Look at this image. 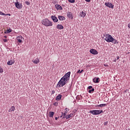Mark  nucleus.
I'll use <instances>...</instances> for the list:
<instances>
[{"label":"nucleus","instance_id":"obj_31","mask_svg":"<svg viewBox=\"0 0 130 130\" xmlns=\"http://www.w3.org/2000/svg\"><path fill=\"white\" fill-rule=\"evenodd\" d=\"M53 105H54V106H57V105H58V103L55 102V103H54L53 104Z\"/></svg>","mask_w":130,"mask_h":130},{"label":"nucleus","instance_id":"obj_11","mask_svg":"<svg viewBox=\"0 0 130 130\" xmlns=\"http://www.w3.org/2000/svg\"><path fill=\"white\" fill-rule=\"evenodd\" d=\"M100 81V78H99V77H98V78L95 77L93 79V83H95V84H98Z\"/></svg>","mask_w":130,"mask_h":130},{"label":"nucleus","instance_id":"obj_33","mask_svg":"<svg viewBox=\"0 0 130 130\" xmlns=\"http://www.w3.org/2000/svg\"><path fill=\"white\" fill-rule=\"evenodd\" d=\"M54 93H55V90H52L51 92V94H54Z\"/></svg>","mask_w":130,"mask_h":130},{"label":"nucleus","instance_id":"obj_26","mask_svg":"<svg viewBox=\"0 0 130 130\" xmlns=\"http://www.w3.org/2000/svg\"><path fill=\"white\" fill-rule=\"evenodd\" d=\"M0 73L2 74L3 73H4V69H3V68H2V67L0 66Z\"/></svg>","mask_w":130,"mask_h":130},{"label":"nucleus","instance_id":"obj_14","mask_svg":"<svg viewBox=\"0 0 130 130\" xmlns=\"http://www.w3.org/2000/svg\"><path fill=\"white\" fill-rule=\"evenodd\" d=\"M32 62H34V63H35L36 64H38V63H39L40 60L38 58H37L35 60H32Z\"/></svg>","mask_w":130,"mask_h":130},{"label":"nucleus","instance_id":"obj_35","mask_svg":"<svg viewBox=\"0 0 130 130\" xmlns=\"http://www.w3.org/2000/svg\"><path fill=\"white\" fill-rule=\"evenodd\" d=\"M3 41L5 42H8V40L7 39H3Z\"/></svg>","mask_w":130,"mask_h":130},{"label":"nucleus","instance_id":"obj_12","mask_svg":"<svg viewBox=\"0 0 130 130\" xmlns=\"http://www.w3.org/2000/svg\"><path fill=\"white\" fill-rule=\"evenodd\" d=\"M103 113V110H95V115H98Z\"/></svg>","mask_w":130,"mask_h":130},{"label":"nucleus","instance_id":"obj_19","mask_svg":"<svg viewBox=\"0 0 130 130\" xmlns=\"http://www.w3.org/2000/svg\"><path fill=\"white\" fill-rule=\"evenodd\" d=\"M57 29H59L60 30H61L63 29V26L61 24H58L56 26Z\"/></svg>","mask_w":130,"mask_h":130},{"label":"nucleus","instance_id":"obj_6","mask_svg":"<svg viewBox=\"0 0 130 130\" xmlns=\"http://www.w3.org/2000/svg\"><path fill=\"white\" fill-rule=\"evenodd\" d=\"M105 5L106 7H108V8H110V9H113V8H114V5L111 4V3H105Z\"/></svg>","mask_w":130,"mask_h":130},{"label":"nucleus","instance_id":"obj_3","mask_svg":"<svg viewBox=\"0 0 130 130\" xmlns=\"http://www.w3.org/2000/svg\"><path fill=\"white\" fill-rule=\"evenodd\" d=\"M42 24L45 26L46 27H51L52 26V22L48 20L47 18H45L42 21Z\"/></svg>","mask_w":130,"mask_h":130},{"label":"nucleus","instance_id":"obj_22","mask_svg":"<svg viewBox=\"0 0 130 130\" xmlns=\"http://www.w3.org/2000/svg\"><path fill=\"white\" fill-rule=\"evenodd\" d=\"M89 113H91V114H92V115H96V110L90 111Z\"/></svg>","mask_w":130,"mask_h":130},{"label":"nucleus","instance_id":"obj_37","mask_svg":"<svg viewBox=\"0 0 130 130\" xmlns=\"http://www.w3.org/2000/svg\"><path fill=\"white\" fill-rule=\"evenodd\" d=\"M4 16H11L10 14H5V15H4Z\"/></svg>","mask_w":130,"mask_h":130},{"label":"nucleus","instance_id":"obj_17","mask_svg":"<svg viewBox=\"0 0 130 130\" xmlns=\"http://www.w3.org/2000/svg\"><path fill=\"white\" fill-rule=\"evenodd\" d=\"M58 18L59 21H64V20H66V17L62 16H58Z\"/></svg>","mask_w":130,"mask_h":130},{"label":"nucleus","instance_id":"obj_40","mask_svg":"<svg viewBox=\"0 0 130 130\" xmlns=\"http://www.w3.org/2000/svg\"><path fill=\"white\" fill-rule=\"evenodd\" d=\"M61 116H60V117L61 118V117H62V116H63V112H61Z\"/></svg>","mask_w":130,"mask_h":130},{"label":"nucleus","instance_id":"obj_10","mask_svg":"<svg viewBox=\"0 0 130 130\" xmlns=\"http://www.w3.org/2000/svg\"><path fill=\"white\" fill-rule=\"evenodd\" d=\"M51 18L54 23H57L58 22V19L56 16L52 15Z\"/></svg>","mask_w":130,"mask_h":130},{"label":"nucleus","instance_id":"obj_1","mask_svg":"<svg viewBox=\"0 0 130 130\" xmlns=\"http://www.w3.org/2000/svg\"><path fill=\"white\" fill-rule=\"evenodd\" d=\"M70 76L71 72H69L66 73L59 81L56 85V87H59L60 88L61 87H63V86H64L67 84V83L69 82Z\"/></svg>","mask_w":130,"mask_h":130},{"label":"nucleus","instance_id":"obj_2","mask_svg":"<svg viewBox=\"0 0 130 130\" xmlns=\"http://www.w3.org/2000/svg\"><path fill=\"white\" fill-rule=\"evenodd\" d=\"M105 40L107 41V42H111L112 43H113V44H116V43H118L117 40H115L109 34H106Z\"/></svg>","mask_w":130,"mask_h":130},{"label":"nucleus","instance_id":"obj_23","mask_svg":"<svg viewBox=\"0 0 130 130\" xmlns=\"http://www.w3.org/2000/svg\"><path fill=\"white\" fill-rule=\"evenodd\" d=\"M12 31V29L9 28V29H7V31H5V34H9V33H11Z\"/></svg>","mask_w":130,"mask_h":130},{"label":"nucleus","instance_id":"obj_20","mask_svg":"<svg viewBox=\"0 0 130 130\" xmlns=\"http://www.w3.org/2000/svg\"><path fill=\"white\" fill-rule=\"evenodd\" d=\"M105 106H107V105L106 104H102L98 106H95V107H103Z\"/></svg>","mask_w":130,"mask_h":130},{"label":"nucleus","instance_id":"obj_16","mask_svg":"<svg viewBox=\"0 0 130 130\" xmlns=\"http://www.w3.org/2000/svg\"><path fill=\"white\" fill-rule=\"evenodd\" d=\"M86 16V13L84 12V11H82L80 13V17H82V18H85Z\"/></svg>","mask_w":130,"mask_h":130},{"label":"nucleus","instance_id":"obj_7","mask_svg":"<svg viewBox=\"0 0 130 130\" xmlns=\"http://www.w3.org/2000/svg\"><path fill=\"white\" fill-rule=\"evenodd\" d=\"M16 39L19 43H22L23 42V37L22 36H19L16 38Z\"/></svg>","mask_w":130,"mask_h":130},{"label":"nucleus","instance_id":"obj_38","mask_svg":"<svg viewBox=\"0 0 130 130\" xmlns=\"http://www.w3.org/2000/svg\"><path fill=\"white\" fill-rule=\"evenodd\" d=\"M67 112H66L65 113H63V114H62V115H65V116H67Z\"/></svg>","mask_w":130,"mask_h":130},{"label":"nucleus","instance_id":"obj_30","mask_svg":"<svg viewBox=\"0 0 130 130\" xmlns=\"http://www.w3.org/2000/svg\"><path fill=\"white\" fill-rule=\"evenodd\" d=\"M0 15H2V16H5V15H6V14L3 13V12L0 11Z\"/></svg>","mask_w":130,"mask_h":130},{"label":"nucleus","instance_id":"obj_48","mask_svg":"<svg viewBox=\"0 0 130 130\" xmlns=\"http://www.w3.org/2000/svg\"><path fill=\"white\" fill-rule=\"evenodd\" d=\"M105 124H106V123H104V125H105Z\"/></svg>","mask_w":130,"mask_h":130},{"label":"nucleus","instance_id":"obj_29","mask_svg":"<svg viewBox=\"0 0 130 130\" xmlns=\"http://www.w3.org/2000/svg\"><path fill=\"white\" fill-rule=\"evenodd\" d=\"M92 88H93V86H89L88 87L87 89H88V90H91V89H93Z\"/></svg>","mask_w":130,"mask_h":130},{"label":"nucleus","instance_id":"obj_44","mask_svg":"<svg viewBox=\"0 0 130 130\" xmlns=\"http://www.w3.org/2000/svg\"><path fill=\"white\" fill-rule=\"evenodd\" d=\"M117 59H119V56H117Z\"/></svg>","mask_w":130,"mask_h":130},{"label":"nucleus","instance_id":"obj_39","mask_svg":"<svg viewBox=\"0 0 130 130\" xmlns=\"http://www.w3.org/2000/svg\"><path fill=\"white\" fill-rule=\"evenodd\" d=\"M85 2H87V3H90V2H91V0H85Z\"/></svg>","mask_w":130,"mask_h":130},{"label":"nucleus","instance_id":"obj_28","mask_svg":"<svg viewBox=\"0 0 130 130\" xmlns=\"http://www.w3.org/2000/svg\"><path fill=\"white\" fill-rule=\"evenodd\" d=\"M25 4L27 5V6H29L30 5V3L28 1H25Z\"/></svg>","mask_w":130,"mask_h":130},{"label":"nucleus","instance_id":"obj_18","mask_svg":"<svg viewBox=\"0 0 130 130\" xmlns=\"http://www.w3.org/2000/svg\"><path fill=\"white\" fill-rule=\"evenodd\" d=\"M15 109H16V108L13 106H11L10 109L8 110L9 112H12V111H15Z\"/></svg>","mask_w":130,"mask_h":130},{"label":"nucleus","instance_id":"obj_5","mask_svg":"<svg viewBox=\"0 0 130 130\" xmlns=\"http://www.w3.org/2000/svg\"><path fill=\"white\" fill-rule=\"evenodd\" d=\"M16 2L15 3V7L17 8V9H22L23 8V5L21 3H19V2H18V0H16Z\"/></svg>","mask_w":130,"mask_h":130},{"label":"nucleus","instance_id":"obj_32","mask_svg":"<svg viewBox=\"0 0 130 130\" xmlns=\"http://www.w3.org/2000/svg\"><path fill=\"white\" fill-rule=\"evenodd\" d=\"M82 72H81V70H79L77 72V74H81Z\"/></svg>","mask_w":130,"mask_h":130},{"label":"nucleus","instance_id":"obj_27","mask_svg":"<svg viewBox=\"0 0 130 130\" xmlns=\"http://www.w3.org/2000/svg\"><path fill=\"white\" fill-rule=\"evenodd\" d=\"M69 3H71V4H74L75 3V0H68Z\"/></svg>","mask_w":130,"mask_h":130},{"label":"nucleus","instance_id":"obj_13","mask_svg":"<svg viewBox=\"0 0 130 130\" xmlns=\"http://www.w3.org/2000/svg\"><path fill=\"white\" fill-rule=\"evenodd\" d=\"M61 97H62V95H61V94H58V95L56 97L55 100L56 101H60V100H61Z\"/></svg>","mask_w":130,"mask_h":130},{"label":"nucleus","instance_id":"obj_46","mask_svg":"<svg viewBox=\"0 0 130 130\" xmlns=\"http://www.w3.org/2000/svg\"><path fill=\"white\" fill-rule=\"evenodd\" d=\"M5 38H7V36H4Z\"/></svg>","mask_w":130,"mask_h":130},{"label":"nucleus","instance_id":"obj_45","mask_svg":"<svg viewBox=\"0 0 130 130\" xmlns=\"http://www.w3.org/2000/svg\"><path fill=\"white\" fill-rule=\"evenodd\" d=\"M80 72H81V73H83V72H84V70H82Z\"/></svg>","mask_w":130,"mask_h":130},{"label":"nucleus","instance_id":"obj_15","mask_svg":"<svg viewBox=\"0 0 130 130\" xmlns=\"http://www.w3.org/2000/svg\"><path fill=\"white\" fill-rule=\"evenodd\" d=\"M55 8L57 9V10H60V11H61V10H62V7H61V6H60V5H58V4H56L55 5Z\"/></svg>","mask_w":130,"mask_h":130},{"label":"nucleus","instance_id":"obj_9","mask_svg":"<svg viewBox=\"0 0 130 130\" xmlns=\"http://www.w3.org/2000/svg\"><path fill=\"white\" fill-rule=\"evenodd\" d=\"M67 17L69 18V19H71V20H73L74 19V16H73V13L72 12H67Z\"/></svg>","mask_w":130,"mask_h":130},{"label":"nucleus","instance_id":"obj_24","mask_svg":"<svg viewBox=\"0 0 130 130\" xmlns=\"http://www.w3.org/2000/svg\"><path fill=\"white\" fill-rule=\"evenodd\" d=\"M53 115H54V113L53 112H49V117H53Z\"/></svg>","mask_w":130,"mask_h":130},{"label":"nucleus","instance_id":"obj_43","mask_svg":"<svg viewBox=\"0 0 130 130\" xmlns=\"http://www.w3.org/2000/svg\"><path fill=\"white\" fill-rule=\"evenodd\" d=\"M55 120H57V119H58L57 117H56L55 118Z\"/></svg>","mask_w":130,"mask_h":130},{"label":"nucleus","instance_id":"obj_47","mask_svg":"<svg viewBox=\"0 0 130 130\" xmlns=\"http://www.w3.org/2000/svg\"><path fill=\"white\" fill-rule=\"evenodd\" d=\"M105 124H106V123H104V125H105Z\"/></svg>","mask_w":130,"mask_h":130},{"label":"nucleus","instance_id":"obj_41","mask_svg":"<svg viewBox=\"0 0 130 130\" xmlns=\"http://www.w3.org/2000/svg\"><path fill=\"white\" fill-rule=\"evenodd\" d=\"M113 61H114V62H116V58H115V59H114Z\"/></svg>","mask_w":130,"mask_h":130},{"label":"nucleus","instance_id":"obj_4","mask_svg":"<svg viewBox=\"0 0 130 130\" xmlns=\"http://www.w3.org/2000/svg\"><path fill=\"white\" fill-rule=\"evenodd\" d=\"M76 113H77V110H73L69 115H67V119H69V118H72V117H74V116L76 115Z\"/></svg>","mask_w":130,"mask_h":130},{"label":"nucleus","instance_id":"obj_42","mask_svg":"<svg viewBox=\"0 0 130 130\" xmlns=\"http://www.w3.org/2000/svg\"><path fill=\"white\" fill-rule=\"evenodd\" d=\"M128 27L130 29V23L128 24Z\"/></svg>","mask_w":130,"mask_h":130},{"label":"nucleus","instance_id":"obj_34","mask_svg":"<svg viewBox=\"0 0 130 130\" xmlns=\"http://www.w3.org/2000/svg\"><path fill=\"white\" fill-rule=\"evenodd\" d=\"M62 118L63 119V118H66V119H67V116H66V115H63V117H62Z\"/></svg>","mask_w":130,"mask_h":130},{"label":"nucleus","instance_id":"obj_21","mask_svg":"<svg viewBox=\"0 0 130 130\" xmlns=\"http://www.w3.org/2000/svg\"><path fill=\"white\" fill-rule=\"evenodd\" d=\"M14 63V60H11L10 61H8L7 62V64L8 66H12V64H13Z\"/></svg>","mask_w":130,"mask_h":130},{"label":"nucleus","instance_id":"obj_25","mask_svg":"<svg viewBox=\"0 0 130 130\" xmlns=\"http://www.w3.org/2000/svg\"><path fill=\"white\" fill-rule=\"evenodd\" d=\"M94 91H95V89L92 88L91 89L89 90L88 93H93V92H94Z\"/></svg>","mask_w":130,"mask_h":130},{"label":"nucleus","instance_id":"obj_36","mask_svg":"<svg viewBox=\"0 0 130 130\" xmlns=\"http://www.w3.org/2000/svg\"><path fill=\"white\" fill-rule=\"evenodd\" d=\"M69 110H70V109H68V110L67 108H66L65 109V111H66V112H68L69 111Z\"/></svg>","mask_w":130,"mask_h":130},{"label":"nucleus","instance_id":"obj_8","mask_svg":"<svg viewBox=\"0 0 130 130\" xmlns=\"http://www.w3.org/2000/svg\"><path fill=\"white\" fill-rule=\"evenodd\" d=\"M89 52L91 53V54L96 55L98 54V51L96 50L95 49H91L89 50Z\"/></svg>","mask_w":130,"mask_h":130}]
</instances>
